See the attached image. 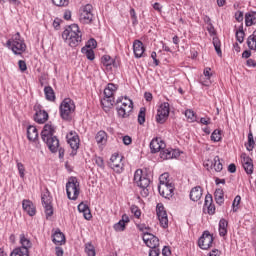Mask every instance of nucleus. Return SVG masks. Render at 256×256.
<instances>
[{"label":"nucleus","mask_w":256,"mask_h":256,"mask_svg":"<svg viewBox=\"0 0 256 256\" xmlns=\"http://www.w3.org/2000/svg\"><path fill=\"white\" fill-rule=\"evenodd\" d=\"M17 167H18V171H19V175H20L21 179H24V177H25V166H23V163L18 162Z\"/></svg>","instance_id":"obj_54"},{"label":"nucleus","mask_w":256,"mask_h":256,"mask_svg":"<svg viewBox=\"0 0 256 256\" xmlns=\"http://www.w3.org/2000/svg\"><path fill=\"white\" fill-rule=\"evenodd\" d=\"M213 46L215 48V51L218 57H223V52L221 51V41L219 40V38L217 37L213 38Z\"/></svg>","instance_id":"obj_35"},{"label":"nucleus","mask_w":256,"mask_h":256,"mask_svg":"<svg viewBox=\"0 0 256 256\" xmlns=\"http://www.w3.org/2000/svg\"><path fill=\"white\" fill-rule=\"evenodd\" d=\"M34 111H36L34 115V121L39 123V125H43V123L47 122L49 119V114L45 110H41L40 104L34 105Z\"/></svg>","instance_id":"obj_13"},{"label":"nucleus","mask_w":256,"mask_h":256,"mask_svg":"<svg viewBox=\"0 0 256 256\" xmlns=\"http://www.w3.org/2000/svg\"><path fill=\"white\" fill-rule=\"evenodd\" d=\"M10 256H29V251L25 250V249H21V248H15Z\"/></svg>","instance_id":"obj_39"},{"label":"nucleus","mask_w":256,"mask_h":256,"mask_svg":"<svg viewBox=\"0 0 256 256\" xmlns=\"http://www.w3.org/2000/svg\"><path fill=\"white\" fill-rule=\"evenodd\" d=\"M52 3L56 5V7H67L69 0H52Z\"/></svg>","instance_id":"obj_47"},{"label":"nucleus","mask_w":256,"mask_h":256,"mask_svg":"<svg viewBox=\"0 0 256 256\" xmlns=\"http://www.w3.org/2000/svg\"><path fill=\"white\" fill-rule=\"evenodd\" d=\"M235 17H236V21L241 23V21H243V12L241 11L236 12Z\"/></svg>","instance_id":"obj_63"},{"label":"nucleus","mask_w":256,"mask_h":256,"mask_svg":"<svg viewBox=\"0 0 256 256\" xmlns=\"http://www.w3.org/2000/svg\"><path fill=\"white\" fill-rule=\"evenodd\" d=\"M44 95L46 97L47 101H55V90H53V87L46 86L44 87Z\"/></svg>","instance_id":"obj_32"},{"label":"nucleus","mask_w":256,"mask_h":256,"mask_svg":"<svg viewBox=\"0 0 256 256\" xmlns=\"http://www.w3.org/2000/svg\"><path fill=\"white\" fill-rule=\"evenodd\" d=\"M133 51L137 59H141V57H143V54L145 53V47L143 46V42H141V40L134 41Z\"/></svg>","instance_id":"obj_21"},{"label":"nucleus","mask_w":256,"mask_h":256,"mask_svg":"<svg viewBox=\"0 0 256 256\" xmlns=\"http://www.w3.org/2000/svg\"><path fill=\"white\" fill-rule=\"evenodd\" d=\"M75 113V103L71 98H65L60 104V117L64 121H71Z\"/></svg>","instance_id":"obj_6"},{"label":"nucleus","mask_w":256,"mask_h":256,"mask_svg":"<svg viewBox=\"0 0 256 256\" xmlns=\"http://www.w3.org/2000/svg\"><path fill=\"white\" fill-rule=\"evenodd\" d=\"M169 103L168 102H164L160 105V107L157 110V113H161L162 115H166V117H169Z\"/></svg>","instance_id":"obj_34"},{"label":"nucleus","mask_w":256,"mask_h":256,"mask_svg":"<svg viewBox=\"0 0 256 256\" xmlns=\"http://www.w3.org/2000/svg\"><path fill=\"white\" fill-rule=\"evenodd\" d=\"M142 239H143L145 245L147 247H149V249L159 247V238H157V236H155L149 232H144Z\"/></svg>","instance_id":"obj_16"},{"label":"nucleus","mask_w":256,"mask_h":256,"mask_svg":"<svg viewBox=\"0 0 256 256\" xmlns=\"http://www.w3.org/2000/svg\"><path fill=\"white\" fill-rule=\"evenodd\" d=\"M122 141L124 145H131V143H133V139L128 135L124 136Z\"/></svg>","instance_id":"obj_58"},{"label":"nucleus","mask_w":256,"mask_h":256,"mask_svg":"<svg viewBox=\"0 0 256 256\" xmlns=\"http://www.w3.org/2000/svg\"><path fill=\"white\" fill-rule=\"evenodd\" d=\"M84 47H87V49H92V50L97 48V40H95L94 38H91L90 40H88V42Z\"/></svg>","instance_id":"obj_51"},{"label":"nucleus","mask_w":256,"mask_h":256,"mask_svg":"<svg viewBox=\"0 0 256 256\" xmlns=\"http://www.w3.org/2000/svg\"><path fill=\"white\" fill-rule=\"evenodd\" d=\"M130 17L132 19V25H139V20H137V13L133 8L130 9Z\"/></svg>","instance_id":"obj_49"},{"label":"nucleus","mask_w":256,"mask_h":256,"mask_svg":"<svg viewBox=\"0 0 256 256\" xmlns=\"http://www.w3.org/2000/svg\"><path fill=\"white\" fill-rule=\"evenodd\" d=\"M117 91V87L115 84H108L107 87L104 89V98L101 100V105L103 110L108 113V111H111L115 103V93Z\"/></svg>","instance_id":"obj_4"},{"label":"nucleus","mask_w":256,"mask_h":256,"mask_svg":"<svg viewBox=\"0 0 256 256\" xmlns=\"http://www.w3.org/2000/svg\"><path fill=\"white\" fill-rule=\"evenodd\" d=\"M102 63L105 65V67H110L111 63H113V60L111 59V56L105 55L102 57Z\"/></svg>","instance_id":"obj_53"},{"label":"nucleus","mask_w":256,"mask_h":256,"mask_svg":"<svg viewBox=\"0 0 256 256\" xmlns=\"http://www.w3.org/2000/svg\"><path fill=\"white\" fill-rule=\"evenodd\" d=\"M109 165L116 173L123 172V158L119 154H113L111 156Z\"/></svg>","instance_id":"obj_14"},{"label":"nucleus","mask_w":256,"mask_h":256,"mask_svg":"<svg viewBox=\"0 0 256 256\" xmlns=\"http://www.w3.org/2000/svg\"><path fill=\"white\" fill-rule=\"evenodd\" d=\"M119 103H122V105L117 107L118 116L122 119H127L133 112V100L127 97H120L116 100V105H119Z\"/></svg>","instance_id":"obj_5"},{"label":"nucleus","mask_w":256,"mask_h":256,"mask_svg":"<svg viewBox=\"0 0 256 256\" xmlns=\"http://www.w3.org/2000/svg\"><path fill=\"white\" fill-rule=\"evenodd\" d=\"M214 199L217 205H223L225 203V193L223 192V189L218 188L215 190Z\"/></svg>","instance_id":"obj_28"},{"label":"nucleus","mask_w":256,"mask_h":256,"mask_svg":"<svg viewBox=\"0 0 256 256\" xmlns=\"http://www.w3.org/2000/svg\"><path fill=\"white\" fill-rule=\"evenodd\" d=\"M151 58L154 61V65L157 67L159 66V59H157V52H152L151 53Z\"/></svg>","instance_id":"obj_60"},{"label":"nucleus","mask_w":256,"mask_h":256,"mask_svg":"<svg viewBox=\"0 0 256 256\" xmlns=\"http://www.w3.org/2000/svg\"><path fill=\"white\" fill-rule=\"evenodd\" d=\"M200 249H209L213 245V235L209 231H205L198 240Z\"/></svg>","instance_id":"obj_15"},{"label":"nucleus","mask_w":256,"mask_h":256,"mask_svg":"<svg viewBox=\"0 0 256 256\" xmlns=\"http://www.w3.org/2000/svg\"><path fill=\"white\" fill-rule=\"evenodd\" d=\"M211 141H214V143H217L221 141V130H214L211 134Z\"/></svg>","instance_id":"obj_44"},{"label":"nucleus","mask_w":256,"mask_h":256,"mask_svg":"<svg viewBox=\"0 0 256 256\" xmlns=\"http://www.w3.org/2000/svg\"><path fill=\"white\" fill-rule=\"evenodd\" d=\"M94 17L95 16L93 15V5L86 4L84 7H82L81 12H80L81 23L89 25V23L93 22Z\"/></svg>","instance_id":"obj_9"},{"label":"nucleus","mask_w":256,"mask_h":256,"mask_svg":"<svg viewBox=\"0 0 256 256\" xmlns=\"http://www.w3.org/2000/svg\"><path fill=\"white\" fill-rule=\"evenodd\" d=\"M161 149H165V142L161 138H154L150 142V151L151 153H159Z\"/></svg>","instance_id":"obj_20"},{"label":"nucleus","mask_w":256,"mask_h":256,"mask_svg":"<svg viewBox=\"0 0 256 256\" xmlns=\"http://www.w3.org/2000/svg\"><path fill=\"white\" fill-rule=\"evenodd\" d=\"M41 138L44 143H46L51 153H57L58 151L60 159L65 157V149L59 147V138L55 136V126L51 125V123L44 125L41 132Z\"/></svg>","instance_id":"obj_1"},{"label":"nucleus","mask_w":256,"mask_h":256,"mask_svg":"<svg viewBox=\"0 0 256 256\" xmlns=\"http://www.w3.org/2000/svg\"><path fill=\"white\" fill-rule=\"evenodd\" d=\"M20 245L21 247H18V249H21L22 251L23 249L25 251H29V249L33 247V243H31V240H29V238L25 237V234L20 235Z\"/></svg>","instance_id":"obj_26"},{"label":"nucleus","mask_w":256,"mask_h":256,"mask_svg":"<svg viewBox=\"0 0 256 256\" xmlns=\"http://www.w3.org/2000/svg\"><path fill=\"white\" fill-rule=\"evenodd\" d=\"M228 225H229V222H227V220H225V218H222L219 221V235H220V237H225V235H227Z\"/></svg>","instance_id":"obj_33"},{"label":"nucleus","mask_w":256,"mask_h":256,"mask_svg":"<svg viewBox=\"0 0 256 256\" xmlns=\"http://www.w3.org/2000/svg\"><path fill=\"white\" fill-rule=\"evenodd\" d=\"M242 165L247 175H253V159L247 156V154H241Z\"/></svg>","instance_id":"obj_17"},{"label":"nucleus","mask_w":256,"mask_h":256,"mask_svg":"<svg viewBox=\"0 0 256 256\" xmlns=\"http://www.w3.org/2000/svg\"><path fill=\"white\" fill-rule=\"evenodd\" d=\"M158 191L162 197H165V199H170V197H173L175 186H173V184L158 186Z\"/></svg>","instance_id":"obj_19"},{"label":"nucleus","mask_w":256,"mask_h":256,"mask_svg":"<svg viewBox=\"0 0 256 256\" xmlns=\"http://www.w3.org/2000/svg\"><path fill=\"white\" fill-rule=\"evenodd\" d=\"M22 207L30 217L35 216V214L37 213L35 204H33V202L31 200H23Z\"/></svg>","instance_id":"obj_22"},{"label":"nucleus","mask_w":256,"mask_h":256,"mask_svg":"<svg viewBox=\"0 0 256 256\" xmlns=\"http://www.w3.org/2000/svg\"><path fill=\"white\" fill-rule=\"evenodd\" d=\"M181 155V152L179 150L168 148L160 151V157L165 161L167 159H177Z\"/></svg>","instance_id":"obj_18"},{"label":"nucleus","mask_w":256,"mask_h":256,"mask_svg":"<svg viewBox=\"0 0 256 256\" xmlns=\"http://www.w3.org/2000/svg\"><path fill=\"white\" fill-rule=\"evenodd\" d=\"M255 147V140L253 139V134H248V143L246 144L247 151H253Z\"/></svg>","instance_id":"obj_42"},{"label":"nucleus","mask_w":256,"mask_h":256,"mask_svg":"<svg viewBox=\"0 0 256 256\" xmlns=\"http://www.w3.org/2000/svg\"><path fill=\"white\" fill-rule=\"evenodd\" d=\"M210 169H214L217 173L223 171V164L219 156H215L214 159L210 162Z\"/></svg>","instance_id":"obj_27"},{"label":"nucleus","mask_w":256,"mask_h":256,"mask_svg":"<svg viewBox=\"0 0 256 256\" xmlns=\"http://www.w3.org/2000/svg\"><path fill=\"white\" fill-rule=\"evenodd\" d=\"M168 117L169 116H166L165 114L157 112L156 121L157 123H160V125H163V123L167 121Z\"/></svg>","instance_id":"obj_46"},{"label":"nucleus","mask_w":256,"mask_h":256,"mask_svg":"<svg viewBox=\"0 0 256 256\" xmlns=\"http://www.w3.org/2000/svg\"><path fill=\"white\" fill-rule=\"evenodd\" d=\"M53 27H54V29L58 30L59 27H61V19H59V18L54 19Z\"/></svg>","instance_id":"obj_59"},{"label":"nucleus","mask_w":256,"mask_h":256,"mask_svg":"<svg viewBox=\"0 0 256 256\" xmlns=\"http://www.w3.org/2000/svg\"><path fill=\"white\" fill-rule=\"evenodd\" d=\"M147 109L145 107L140 108L139 114H138V123L139 125H143L145 123V113Z\"/></svg>","instance_id":"obj_43"},{"label":"nucleus","mask_w":256,"mask_h":256,"mask_svg":"<svg viewBox=\"0 0 256 256\" xmlns=\"http://www.w3.org/2000/svg\"><path fill=\"white\" fill-rule=\"evenodd\" d=\"M200 123H201L202 125H211V118H208V117H206V118H201V119H200Z\"/></svg>","instance_id":"obj_62"},{"label":"nucleus","mask_w":256,"mask_h":256,"mask_svg":"<svg viewBox=\"0 0 256 256\" xmlns=\"http://www.w3.org/2000/svg\"><path fill=\"white\" fill-rule=\"evenodd\" d=\"M6 47L14 53V55H22L27 51V44L25 40L21 38V33L17 32L6 42Z\"/></svg>","instance_id":"obj_3"},{"label":"nucleus","mask_w":256,"mask_h":256,"mask_svg":"<svg viewBox=\"0 0 256 256\" xmlns=\"http://www.w3.org/2000/svg\"><path fill=\"white\" fill-rule=\"evenodd\" d=\"M62 39L69 45V47H77L82 41L81 30L79 25L71 24L66 27L62 33Z\"/></svg>","instance_id":"obj_2"},{"label":"nucleus","mask_w":256,"mask_h":256,"mask_svg":"<svg viewBox=\"0 0 256 256\" xmlns=\"http://www.w3.org/2000/svg\"><path fill=\"white\" fill-rule=\"evenodd\" d=\"M134 183L141 189H143L145 195H147L148 191L147 187L151 184V180L147 178L146 175L143 174V170L137 169L134 173Z\"/></svg>","instance_id":"obj_8"},{"label":"nucleus","mask_w":256,"mask_h":256,"mask_svg":"<svg viewBox=\"0 0 256 256\" xmlns=\"http://www.w3.org/2000/svg\"><path fill=\"white\" fill-rule=\"evenodd\" d=\"M18 67L20 71H22V73H24V71H27V63L24 60L18 61Z\"/></svg>","instance_id":"obj_56"},{"label":"nucleus","mask_w":256,"mask_h":256,"mask_svg":"<svg viewBox=\"0 0 256 256\" xmlns=\"http://www.w3.org/2000/svg\"><path fill=\"white\" fill-rule=\"evenodd\" d=\"M159 253H161L159 247L150 248L149 256H159Z\"/></svg>","instance_id":"obj_57"},{"label":"nucleus","mask_w":256,"mask_h":256,"mask_svg":"<svg viewBox=\"0 0 256 256\" xmlns=\"http://www.w3.org/2000/svg\"><path fill=\"white\" fill-rule=\"evenodd\" d=\"M236 39L238 43H243V41H245V31H243V25H241L236 31Z\"/></svg>","instance_id":"obj_38"},{"label":"nucleus","mask_w":256,"mask_h":256,"mask_svg":"<svg viewBox=\"0 0 256 256\" xmlns=\"http://www.w3.org/2000/svg\"><path fill=\"white\" fill-rule=\"evenodd\" d=\"M228 171L229 173H235L237 171V166H235V164H230L228 166Z\"/></svg>","instance_id":"obj_64"},{"label":"nucleus","mask_w":256,"mask_h":256,"mask_svg":"<svg viewBox=\"0 0 256 256\" xmlns=\"http://www.w3.org/2000/svg\"><path fill=\"white\" fill-rule=\"evenodd\" d=\"M185 117H187V119H190L192 123H194V121H197V116H195V112L193 110H186Z\"/></svg>","instance_id":"obj_45"},{"label":"nucleus","mask_w":256,"mask_h":256,"mask_svg":"<svg viewBox=\"0 0 256 256\" xmlns=\"http://www.w3.org/2000/svg\"><path fill=\"white\" fill-rule=\"evenodd\" d=\"M95 163L98 165V167H100V169H105V161L103 160V157L96 156Z\"/></svg>","instance_id":"obj_52"},{"label":"nucleus","mask_w":256,"mask_h":256,"mask_svg":"<svg viewBox=\"0 0 256 256\" xmlns=\"http://www.w3.org/2000/svg\"><path fill=\"white\" fill-rule=\"evenodd\" d=\"M42 205L45 209V213H46V217H52L53 216V205L52 200H51V193L49 192V190H46V192H44L42 194Z\"/></svg>","instance_id":"obj_11"},{"label":"nucleus","mask_w":256,"mask_h":256,"mask_svg":"<svg viewBox=\"0 0 256 256\" xmlns=\"http://www.w3.org/2000/svg\"><path fill=\"white\" fill-rule=\"evenodd\" d=\"M204 206L207 207L208 215H215V204H213V195L207 194L205 196Z\"/></svg>","instance_id":"obj_23"},{"label":"nucleus","mask_w":256,"mask_h":256,"mask_svg":"<svg viewBox=\"0 0 256 256\" xmlns=\"http://www.w3.org/2000/svg\"><path fill=\"white\" fill-rule=\"evenodd\" d=\"M203 197V188L201 186H195L190 191V199L191 201H199Z\"/></svg>","instance_id":"obj_25"},{"label":"nucleus","mask_w":256,"mask_h":256,"mask_svg":"<svg viewBox=\"0 0 256 256\" xmlns=\"http://www.w3.org/2000/svg\"><path fill=\"white\" fill-rule=\"evenodd\" d=\"M162 255H164V256H170V255H171V249H170L168 246H165V247L162 249Z\"/></svg>","instance_id":"obj_61"},{"label":"nucleus","mask_w":256,"mask_h":256,"mask_svg":"<svg viewBox=\"0 0 256 256\" xmlns=\"http://www.w3.org/2000/svg\"><path fill=\"white\" fill-rule=\"evenodd\" d=\"M85 253L88 256H95L96 255L95 246H93V244H91V243H86L85 244Z\"/></svg>","instance_id":"obj_41"},{"label":"nucleus","mask_w":256,"mask_h":256,"mask_svg":"<svg viewBox=\"0 0 256 256\" xmlns=\"http://www.w3.org/2000/svg\"><path fill=\"white\" fill-rule=\"evenodd\" d=\"M53 243H55V245H62L65 243V234H63L61 230H56L53 234Z\"/></svg>","instance_id":"obj_29"},{"label":"nucleus","mask_w":256,"mask_h":256,"mask_svg":"<svg viewBox=\"0 0 256 256\" xmlns=\"http://www.w3.org/2000/svg\"><path fill=\"white\" fill-rule=\"evenodd\" d=\"M156 213L161 227L167 229V227H169V218L167 217V211H165V207L162 204L156 206Z\"/></svg>","instance_id":"obj_12"},{"label":"nucleus","mask_w":256,"mask_h":256,"mask_svg":"<svg viewBox=\"0 0 256 256\" xmlns=\"http://www.w3.org/2000/svg\"><path fill=\"white\" fill-rule=\"evenodd\" d=\"M81 52L86 55L87 59H89V61H93L95 59V52L93 51V49H89L87 47H83L81 49Z\"/></svg>","instance_id":"obj_36"},{"label":"nucleus","mask_w":256,"mask_h":256,"mask_svg":"<svg viewBox=\"0 0 256 256\" xmlns=\"http://www.w3.org/2000/svg\"><path fill=\"white\" fill-rule=\"evenodd\" d=\"M114 229L116 231H125V222H122L121 220L114 224Z\"/></svg>","instance_id":"obj_55"},{"label":"nucleus","mask_w":256,"mask_h":256,"mask_svg":"<svg viewBox=\"0 0 256 256\" xmlns=\"http://www.w3.org/2000/svg\"><path fill=\"white\" fill-rule=\"evenodd\" d=\"M96 143H106L107 142V133L103 130L99 131L96 134Z\"/></svg>","instance_id":"obj_37"},{"label":"nucleus","mask_w":256,"mask_h":256,"mask_svg":"<svg viewBox=\"0 0 256 256\" xmlns=\"http://www.w3.org/2000/svg\"><path fill=\"white\" fill-rule=\"evenodd\" d=\"M239 203H241V196L237 195L232 203L234 213H237L239 209Z\"/></svg>","instance_id":"obj_48"},{"label":"nucleus","mask_w":256,"mask_h":256,"mask_svg":"<svg viewBox=\"0 0 256 256\" xmlns=\"http://www.w3.org/2000/svg\"><path fill=\"white\" fill-rule=\"evenodd\" d=\"M67 143L70 145L73 155H77V149H79V145L81 143V140L79 139V134L75 131H70L66 135Z\"/></svg>","instance_id":"obj_10"},{"label":"nucleus","mask_w":256,"mask_h":256,"mask_svg":"<svg viewBox=\"0 0 256 256\" xmlns=\"http://www.w3.org/2000/svg\"><path fill=\"white\" fill-rule=\"evenodd\" d=\"M160 185L159 187H163L165 185H171L169 182V173H164L159 177Z\"/></svg>","instance_id":"obj_40"},{"label":"nucleus","mask_w":256,"mask_h":256,"mask_svg":"<svg viewBox=\"0 0 256 256\" xmlns=\"http://www.w3.org/2000/svg\"><path fill=\"white\" fill-rule=\"evenodd\" d=\"M66 193L70 201H77L79 198V193H81V187L79 180L76 177H70L66 183Z\"/></svg>","instance_id":"obj_7"},{"label":"nucleus","mask_w":256,"mask_h":256,"mask_svg":"<svg viewBox=\"0 0 256 256\" xmlns=\"http://www.w3.org/2000/svg\"><path fill=\"white\" fill-rule=\"evenodd\" d=\"M78 211L79 213H83V217L84 219H86V221L91 220V218L93 217V215H91V209H89V206L84 202H81L78 205Z\"/></svg>","instance_id":"obj_24"},{"label":"nucleus","mask_w":256,"mask_h":256,"mask_svg":"<svg viewBox=\"0 0 256 256\" xmlns=\"http://www.w3.org/2000/svg\"><path fill=\"white\" fill-rule=\"evenodd\" d=\"M246 27H251V25H256V12H248L245 15Z\"/></svg>","instance_id":"obj_30"},{"label":"nucleus","mask_w":256,"mask_h":256,"mask_svg":"<svg viewBox=\"0 0 256 256\" xmlns=\"http://www.w3.org/2000/svg\"><path fill=\"white\" fill-rule=\"evenodd\" d=\"M130 209L131 213H133L136 219H139V217H141V209H139V207L132 205Z\"/></svg>","instance_id":"obj_50"},{"label":"nucleus","mask_w":256,"mask_h":256,"mask_svg":"<svg viewBox=\"0 0 256 256\" xmlns=\"http://www.w3.org/2000/svg\"><path fill=\"white\" fill-rule=\"evenodd\" d=\"M27 137L29 141H35V139L39 137V132L37 131V128L35 126H29L27 128Z\"/></svg>","instance_id":"obj_31"}]
</instances>
